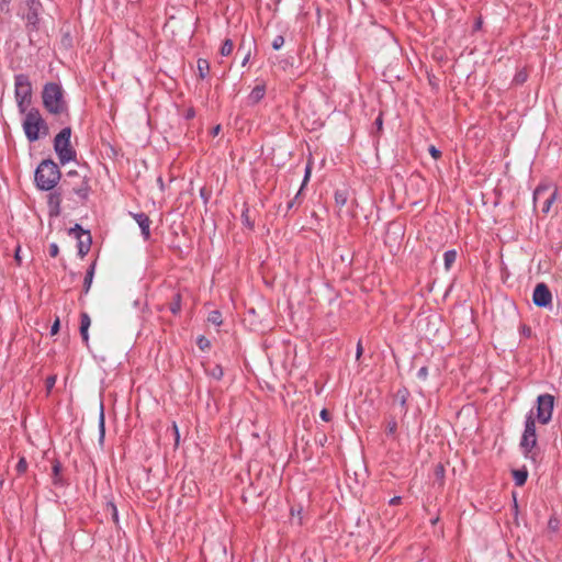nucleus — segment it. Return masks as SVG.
I'll list each match as a JSON object with an SVG mask.
<instances>
[{
	"label": "nucleus",
	"instance_id": "nucleus-17",
	"mask_svg": "<svg viewBox=\"0 0 562 562\" xmlns=\"http://www.w3.org/2000/svg\"><path fill=\"white\" fill-rule=\"evenodd\" d=\"M513 477L515 480L516 485L522 486L527 481L528 472L526 469L514 470Z\"/></svg>",
	"mask_w": 562,
	"mask_h": 562
},
{
	"label": "nucleus",
	"instance_id": "nucleus-10",
	"mask_svg": "<svg viewBox=\"0 0 562 562\" xmlns=\"http://www.w3.org/2000/svg\"><path fill=\"white\" fill-rule=\"evenodd\" d=\"M132 216L139 225L144 238L148 239L150 237L149 227L151 224V221L149 220V217L145 213H135V214H132Z\"/></svg>",
	"mask_w": 562,
	"mask_h": 562
},
{
	"label": "nucleus",
	"instance_id": "nucleus-7",
	"mask_svg": "<svg viewBox=\"0 0 562 562\" xmlns=\"http://www.w3.org/2000/svg\"><path fill=\"white\" fill-rule=\"evenodd\" d=\"M554 406V397L551 394H542L537 398V419L546 425L551 420Z\"/></svg>",
	"mask_w": 562,
	"mask_h": 562
},
{
	"label": "nucleus",
	"instance_id": "nucleus-46",
	"mask_svg": "<svg viewBox=\"0 0 562 562\" xmlns=\"http://www.w3.org/2000/svg\"><path fill=\"white\" fill-rule=\"evenodd\" d=\"M170 310H171V312H172L173 314L178 313V312H179V310H180V303H179V302H176V303L171 304Z\"/></svg>",
	"mask_w": 562,
	"mask_h": 562
},
{
	"label": "nucleus",
	"instance_id": "nucleus-34",
	"mask_svg": "<svg viewBox=\"0 0 562 562\" xmlns=\"http://www.w3.org/2000/svg\"><path fill=\"white\" fill-rule=\"evenodd\" d=\"M59 472H60V464H59V463L54 464V467H53V473H54V482H55V483H57V482H58V475H59Z\"/></svg>",
	"mask_w": 562,
	"mask_h": 562
},
{
	"label": "nucleus",
	"instance_id": "nucleus-21",
	"mask_svg": "<svg viewBox=\"0 0 562 562\" xmlns=\"http://www.w3.org/2000/svg\"><path fill=\"white\" fill-rule=\"evenodd\" d=\"M234 43L232 40L227 38L223 42L222 47L220 49V54L224 57L229 56L233 53Z\"/></svg>",
	"mask_w": 562,
	"mask_h": 562
},
{
	"label": "nucleus",
	"instance_id": "nucleus-20",
	"mask_svg": "<svg viewBox=\"0 0 562 562\" xmlns=\"http://www.w3.org/2000/svg\"><path fill=\"white\" fill-rule=\"evenodd\" d=\"M198 71H199L200 78L203 79L206 77V75L210 71V64L206 59L200 58L198 60Z\"/></svg>",
	"mask_w": 562,
	"mask_h": 562
},
{
	"label": "nucleus",
	"instance_id": "nucleus-11",
	"mask_svg": "<svg viewBox=\"0 0 562 562\" xmlns=\"http://www.w3.org/2000/svg\"><path fill=\"white\" fill-rule=\"evenodd\" d=\"M26 4L29 7V11L25 15L29 24L36 25L38 21V10L41 8V3L37 0H27Z\"/></svg>",
	"mask_w": 562,
	"mask_h": 562
},
{
	"label": "nucleus",
	"instance_id": "nucleus-42",
	"mask_svg": "<svg viewBox=\"0 0 562 562\" xmlns=\"http://www.w3.org/2000/svg\"><path fill=\"white\" fill-rule=\"evenodd\" d=\"M20 252H21V248H20V247H18V248L15 249V254H14V259H15V261H16V263H18V265H21V262H22V258H21Z\"/></svg>",
	"mask_w": 562,
	"mask_h": 562
},
{
	"label": "nucleus",
	"instance_id": "nucleus-51",
	"mask_svg": "<svg viewBox=\"0 0 562 562\" xmlns=\"http://www.w3.org/2000/svg\"><path fill=\"white\" fill-rule=\"evenodd\" d=\"M113 519H114V521H117V512L114 506H113Z\"/></svg>",
	"mask_w": 562,
	"mask_h": 562
},
{
	"label": "nucleus",
	"instance_id": "nucleus-47",
	"mask_svg": "<svg viewBox=\"0 0 562 562\" xmlns=\"http://www.w3.org/2000/svg\"><path fill=\"white\" fill-rule=\"evenodd\" d=\"M521 333H522V335L529 337L531 335V329L528 326H522Z\"/></svg>",
	"mask_w": 562,
	"mask_h": 562
},
{
	"label": "nucleus",
	"instance_id": "nucleus-43",
	"mask_svg": "<svg viewBox=\"0 0 562 562\" xmlns=\"http://www.w3.org/2000/svg\"><path fill=\"white\" fill-rule=\"evenodd\" d=\"M100 430H101V437L104 436V416H103V412H101V415H100Z\"/></svg>",
	"mask_w": 562,
	"mask_h": 562
},
{
	"label": "nucleus",
	"instance_id": "nucleus-4",
	"mask_svg": "<svg viewBox=\"0 0 562 562\" xmlns=\"http://www.w3.org/2000/svg\"><path fill=\"white\" fill-rule=\"evenodd\" d=\"M71 128L64 127L54 138V149L61 165L76 159V150L70 144Z\"/></svg>",
	"mask_w": 562,
	"mask_h": 562
},
{
	"label": "nucleus",
	"instance_id": "nucleus-2",
	"mask_svg": "<svg viewBox=\"0 0 562 562\" xmlns=\"http://www.w3.org/2000/svg\"><path fill=\"white\" fill-rule=\"evenodd\" d=\"M23 120V131L29 142H35L48 135V125L37 109L26 111Z\"/></svg>",
	"mask_w": 562,
	"mask_h": 562
},
{
	"label": "nucleus",
	"instance_id": "nucleus-37",
	"mask_svg": "<svg viewBox=\"0 0 562 562\" xmlns=\"http://www.w3.org/2000/svg\"><path fill=\"white\" fill-rule=\"evenodd\" d=\"M59 202H60V201H59V198H58V196H54V195H52V196L49 198V203H50V204H54V205H55V207H56V212H55L56 214H58V206H59Z\"/></svg>",
	"mask_w": 562,
	"mask_h": 562
},
{
	"label": "nucleus",
	"instance_id": "nucleus-28",
	"mask_svg": "<svg viewBox=\"0 0 562 562\" xmlns=\"http://www.w3.org/2000/svg\"><path fill=\"white\" fill-rule=\"evenodd\" d=\"M209 321L216 324V325H220L222 323V319H221V314L220 312H212L209 316Z\"/></svg>",
	"mask_w": 562,
	"mask_h": 562
},
{
	"label": "nucleus",
	"instance_id": "nucleus-14",
	"mask_svg": "<svg viewBox=\"0 0 562 562\" xmlns=\"http://www.w3.org/2000/svg\"><path fill=\"white\" fill-rule=\"evenodd\" d=\"M522 435L537 436L536 435V423H535V417H533L532 412H530V414L526 418L525 430H524Z\"/></svg>",
	"mask_w": 562,
	"mask_h": 562
},
{
	"label": "nucleus",
	"instance_id": "nucleus-48",
	"mask_svg": "<svg viewBox=\"0 0 562 562\" xmlns=\"http://www.w3.org/2000/svg\"><path fill=\"white\" fill-rule=\"evenodd\" d=\"M400 503H401V497L400 496H395V497L390 499V505H398Z\"/></svg>",
	"mask_w": 562,
	"mask_h": 562
},
{
	"label": "nucleus",
	"instance_id": "nucleus-26",
	"mask_svg": "<svg viewBox=\"0 0 562 562\" xmlns=\"http://www.w3.org/2000/svg\"><path fill=\"white\" fill-rule=\"evenodd\" d=\"M548 530L557 532L559 530V520L557 517H551L548 521Z\"/></svg>",
	"mask_w": 562,
	"mask_h": 562
},
{
	"label": "nucleus",
	"instance_id": "nucleus-35",
	"mask_svg": "<svg viewBox=\"0 0 562 562\" xmlns=\"http://www.w3.org/2000/svg\"><path fill=\"white\" fill-rule=\"evenodd\" d=\"M59 252V249H58V246L56 244H50L49 245V255L52 257H56Z\"/></svg>",
	"mask_w": 562,
	"mask_h": 562
},
{
	"label": "nucleus",
	"instance_id": "nucleus-41",
	"mask_svg": "<svg viewBox=\"0 0 562 562\" xmlns=\"http://www.w3.org/2000/svg\"><path fill=\"white\" fill-rule=\"evenodd\" d=\"M527 76L522 72H519L516 77H515V81L517 83H522L525 80H526Z\"/></svg>",
	"mask_w": 562,
	"mask_h": 562
},
{
	"label": "nucleus",
	"instance_id": "nucleus-29",
	"mask_svg": "<svg viewBox=\"0 0 562 562\" xmlns=\"http://www.w3.org/2000/svg\"><path fill=\"white\" fill-rule=\"evenodd\" d=\"M396 429H397V424L394 419L390 420L387 423V427H386V431L389 435H394L396 432Z\"/></svg>",
	"mask_w": 562,
	"mask_h": 562
},
{
	"label": "nucleus",
	"instance_id": "nucleus-1",
	"mask_svg": "<svg viewBox=\"0 0 562 562\" xmlns=\"http://www.w3.org/2000/svg\"><path fill=\"white\" fill-rule=\"evenodd\" d=\"M44 108L54 115H68V104L60 85L48 82L42 92Z\"/></svg>",
	"mask_w": 562,
	"mask_h": 562
},
{
	"label": "nucleus",
	"instance_id": "nucleus-45",
	"mask_svg": "<svg viewBox=\"0 0 562 562\" xmlns=\"http://www.w3.org/2000/svg\"><path fill=\"white\" fill-rule=\"evenodd\" d=\"M362 352H363V348H362L361 341H359L357 345L356 358L359 359L361 357Z\"/></svg>",
	"mask_w": 562,
	"mask_h": 562
},
{
	"label": "nucleus",
	"instance_id": "nucleus-19",
	"mask_svg": "<svg viewBox=\"0 0 562 562\" xmlns=\"http://www.w3.org/2000/svg\"><path fill=\"white\" fill-rule=\"evenodd\" d=\"M238 50L239 52H244V58H243V61H241V66H246L247 63L249 61L250 55H251L250 44L247 46L246 45V41L243 40L240 45H239V47H238Z\"/></svg>",
	"mask_w": 562,
	"mask_h": 562
},
{
	"label": "nucleus",
	"instance_id": "nucleus-50",
	"mask_svg": "<svg viewBox=\"0 0 562 562\" xmlns=\"http://www.w3.org/2000/svg\"><path fill=\"white\" fill-rule=\"evenodd\" d=\"M67 176H68L69 178H72V177H78V173H77V171H69V172L67 173Z\"/></svg>",
	"mask_w": 562,
	"mask_h": 562
},
{
	"label": "nucleus",
	"instance_id": "nucleus-54",
	"mask_svg": "<svg viewBox=\"0 0 562 562\" xmlns=\"http://www.w3.org/2000/svg\"><path fill=\"white\" fill-rule=\"evenodd\" d=\"M480 26H481V22L479 21V22L476 23V29H479Z\"/></svg>",
	"mask_w": 562,
	"mask_h": 562
},
{
	"label": "nucleus",
	"instance_id": "nucleus-3",
	"mask_svg": "<svg viewBox=\"0 0 562 562\" xmlns=\"http://www.w3.org/2000/svg\"><path fill=\"white\" fill-rule=\"evenodd\" d=\"M59 179L60 171L58 166L50 159L43 160L35 171L36 184L42 190L53 189Z\"/></svg>",
	"mask_w": 562,
	"mask_h": 562
},
{
	"label": "nucleus",
	"instance_id": "nucleus-33",
	"mask_svg": "<svg viewBox=\"0 0 562 562\" xmlns=\"http://www.w3.org/2000/svg\"><path fill=\"white\" fill-rule=\"evenodd\" d=\"M429 154L434 159H438L441 156V151L432 145L429 147Z\"/></svg>",
	"mask_w": 562,
	"mask_h": 562
},
{
	"label": "nucleus",
	"instance_id": "nucleus-49",
	"mask_svg": "<svg viewBox=\"0 0 562 562\" xmlns=\"http://www.w3.org/2000/svg\"><path fill=\"white\" fill-rule=\"evenodd\" d=\"M375 124L378 125L379 128H381L382 126V117L379 116L376 120H375Z\"/></svg>",
	"mask_w": 562,
	"mask_h": 562
},
{
	"label": "nucleus",
	"instance_id": "nucleus-40",
	"mask_svg": "<svg viewBox=\"0 0 562 562\" xmlns=\"http://www.w3.org/2000/svg\"><path fill=\"white\" fill-rule=\"evenodd\" d=\"M427 374H428V370L426 367H423L418 370V373H417V376L419 379H426L427 378Z\"/></svg>",
	"mask_w": 562,
	"mask_h": 562
},
{
	"label": "nucleus",
	"instance_id": "nucleus-5",
	"mask_svg": "<svg viewBox=\"0 0 562 562\" xmlns=\"http://www.w3.org/2000/svg\"><path fill=\"white\" fill-rule=\"evenodd\" d=\"M14 94L20 113H25L32 98V86L26 75L14 77Z\"/></svg>",
	"mask_w": 562,
	"mask_h": 562
},
{
	"label": "nucleus",
	"instance_id": "nucleus-27",
	"mask_svg": "<svg viewBox=\"0 0 562 562\" xmlns=\"http://www.w3.org/2000/svg\"><path fill=\"white\" fill-rule=\"evenodd\" d=\"M283 44H284V38L281 35L276 36L274 40L272 41V47L274 49H280L283 46Z\"/></svg>",
	"mask_w": 562,
	"mask_h": 562
},
{
	"label": "nucleus",
	"instance_id": "nucleus-53",
	"mask_svg": "<svg viewBox=\"0 0 562 562\" xmlns=\"http://www.w3.org/2000/svg\"><path fill=\"white\" fill-rule=\"evenodd\" d=\"M220 128H221V127H220V125H217L216 127H214V131H213L214 135L218 134Z\"/></svg>",
	"mask_w": 562,
	"mask_h": 562
},
{
	"label": "nucleus",
	"instance_id": "nucleus-18",
	"mask_svg": "<svg viewBox=\"0 0 562 562\" xmlns=\"http://www.w3.org/2000/svg\"><path fill=\"white\" fill-rule=\"evenodd\" d=\"M265 92L266 90L263 86H256L250 92L249 98L252 102L257 103L263 98Z\"/></svg>",
	"mask_w": 562,
	"mask_h": 562
},
{
	"label": "nucleus",
	"instance_id": "nucleus-31",
	"mask_svg": "<svg viewBox=\"0 0 562 562\" xmlns=\"http://www.w3.org/2000/svg\"><path fill=\"white\" fill-rule=\"evenodd\" d=\"M27 464L24 458L20 459V461L16 464V470L19 473H23L26 471Z\"/></svg>",
	"mask_w": 562,
	"mask_h": 562
},
{
	"label": "nucleus",
	"instance_id": "nucleus-25",
	"mask_svg": "<svg viewBox=\"0 0 562 562\" xmlns=\"http://www.w3.org/2000/svg\"><path fill=\"white\" fill-rule=\"evenodd\" d=\"M335 201H336V204L339 205V206H344L347 202V195L344 191H337L335 193Z\"/></svg>",
	"mask_w": 562,
	"mask_h": 562
},
{
	"label": "nucleus",
	"instance_id": "nucleus-8",
	"mask_svg": "<svg viewBox=\"0 0 562 562\" xmlns=\"http://www.w3.org/2000/svg\"><path fill=\"white\" fill-rule=\"evenodd\" d=\"M69 235L78 239V254L80 257L86 256L91 247V235L88 231H83L79 224L69 229Z\"/></svg>",
	"mask_w": 562,
	"mask_h": 562
},
{
	"label": "nucleus",
	"instance_id": "nucleus-39",
	"mask_svg": "<svg viewBox=\"0 0 562 562\" xmlns=\"http://www.w3.org/2000/svg\"><path fill=\"white\" fill-rule=\"evenodd\" d=\"M58 330H59V318H57V319L54 322V324H53V326H52V328H50V334H52V335H56V334L58 333Z\"/></svg>",
	"mask_w": 562,
	"mask_h": 562
},
{
	"label": "nucleus",
	"instance_id": "nucleus-22",
	"mask_svg": "<svg viewBox=\"0 0 562 562\" xmlns=\"http://www.w3.org/2000/svg\"><path fill=\"white\" fill-rule=\"evenodd\" d=\"M445 259V268L449 270L451 266L456 262L457 259V252L454 250H448L443 255Z\"/></svg>",
	"mask_w": 562,
	"mask_h": 562
},
{
	"label": "nucleus",
	"instance_id": "nucleus-36",
	"mask_svg": "<svg viewBox=\"0 0 562 562\" xmlns=\"http://www.w3.org/2000/svg\"><path fill=\"white\" fill-rule=\"evenodd\" d=\"M172 429H173V432H175V443L176 446L179 445V439H180V435H179V429H178V426L176 423L172 424Z\"/></svg>",
	"mask_w": 562,
	"mask_h": 562
},
{
	"label": "nucleus",
	"instance_id": "nucleus-9",
	"mask_svg": "<svg viewBox=\"0 0 562 562\" xmlns=\"http://www.w3.org/2000/svg\"><path fill=\"white\" fill-rule=\"evenodd\" d=\"M532 302L538 307H547L552 302V294L546 283H538L533 290Z\"/></svg>",
	"mask_w": 562,
	"mask_h": 562
},
{
	"label": "nucleus",
	"instance_id": "nucleus-12",
	"mask_svg": "<svg viewBox=\"0 0 562 562\" xmlns=\"http://www.w3.org/2000/svg\"><path fill=\"white\" fill-rule=\"evenodd\" d=\"M536 445H537V436L522 435L521 441H520V447L522 448L527 458L530 457L533 459L532 449L536 447Z\"/></svg>",
	"mask_w": 562,
	"mask_h": 562
},
{
	"label": "nucleus",
	"instance_id": "nucleus-44",
	"mask_svg": "<svg viewBox=\"0 0 562 562\" xmlns=\"http://www.w3.org/2000/svg\"><path fill=\"white\" fill-rule=\"evenodd\" d=\"M198 344H199V347H200L201 349H204L205 347H207V346H209V341H207L204 337H201V338L199 339Z\"/></svg>",
	"mask_w": 562,
	"mask_h": 562
},
{
	"label": "nucleus",
	"instance_id": "nucleus-13",
	"mask_svg": "<svg viewBox=\"0 0 562 562\" xmlns=\"http://www.w3.org/2000/svg\"><path fill=\"white\" fill-rule=\"evenodd\" d=\"M80 318H81L80 319V334H81L83 342L86 345H88V341H89L88 329L90 327L91 319L87 313H81Z\"/></svg>",
	"mask_w": 562,
	"mask_h": 562
},
{
	"label": "nucleus",
	"instance_id": "nucleus-52",
	"mask_svg": "<svg viewBox=\"0 0 562 562\" xmlns=\"http://www.w3.org/2000/svg\"><path fill=\"white\" fill-rule=\"evenodd\" d=\"M437 473H438V474H442V473H443V468H442L441 465H439V467L437 468Z\"/></svg>",
	"mask_w": 562,
	"mask_h": 562
},
{
	"label": "nucleus",
	"instance_id": "nucleus-38",
	"mask_svg": "<svg viewBox=\"0 0 562 562\" xmlns=\"http://www.w3.org/2000/svg\"><path fill=\"white\" fill-rule=\"evenodd\" d=\"M319 415L324 422L330 420V413L326 408L322 409Z\"/></svg>",
	"mask_w": 562,
	"mask_h": 562
},
{
	"label": "nucleus",
	"instance_id": "nucleus-23",
	"mask_svg": "<svg viewBox=\"0 0 562 562\" xmlns=\"http://www.w3.org/2000/svg\"><path fill=\"white\" fill-rule=\"evenodd\" d=\"M408 397V391L406 389L398 390L395 394V401L406 411V402Z\"/></svg>",
	"mask_w": 562,
	"mask_h": 562
},
{
	"label": "nucleus",
	"instance_id": "nucleus-24",
	"mask_svg": "<svg viewBox=\"0 0 562 562\" xmlns=\"http://www.w3.org/2000/svg\"><path fill=\"white\" fill-rule=\"evenodd\" d=\"M206 373L212 378L220 380L223 376V369L220 364H214L212 368L205 369Z\"/></svg>",
	"mask_w": 562,
	"mask_h": 562
},
{
	"label": "nucleus",
	"instance_id": "nucleus-32",
	"mask_svg": "<svg viewBox=\"0 0 562 562\" xmlns=\"http://www.w3.org/2000/svg\"><path fill=\"white\" fill-rule=\"evenodd\" d=\"M311 172H312V166H311V164H308L305 168V176L303 179L302 188L307 183V181L311 177Z\"/></svg>",
	"mask_w": 562,
	"mask_h": 562
},
{
	"label": "nucleus",
	"instance_id": "nucleus-15",
	"mask_svg": "<svg viewBox=\"0 0 562 562\" xmlns=\"http://www.w3.org/2000/svg\"><path fill=\"white\" fill-rule=\"evenodd\" d=\"M72 190L82 200L87 199L90 188L86 178H82L81 184L79 187H74Z\"/></svg>",
	"mask_w": 562,
	"mask_h": 562
},
{
	"label": "nucleus",
	"instance_id": "nucleus-30",
	"mask_svg": "<svg viewBox=\"0 0 562 562\" xmlns=\"http://www.w3.org/2000/svg\"><path fill=\"white\" fill-rule=\"evenodd\" d=\"M46 389L48 392H50V390L54 387L55 383H56V375H49L47 379H46Z\"/></svg>",
	"mask_w": 562,
	"mask_h": 562
},
{
	"label": "nucleus",
	"instance_id": "nucleus-16",
	"mask_svg": "<svg viewBox=\"0 0 562 562\" xmlns=\"http://www.w3.org/2000/svg\"><path fill=\"white\" fill-rule=\"evenodd\" d=\"M94 268H95V262H93L90 266V268L88 269V271L86 273L85 281H83V292L86 294L89 292V290L91 288L93 276H94Z\"/></svg>",
	"mask_w": 562,
	"mask_h": 562
},
{
	"label": "nucleus",
	"instance_id": "nucleus-6",
	"mask_svg": "<svg viewBox=\"0 0 562 562\" xmlns=\"http://www.w3.org/2000/svg\"><path fill=\"white\" fill-rule=\"evenodd\" d=\"M557 199V189L550 184H539L533 192V204L540 206L543 214L550 212L551 205Z\"/></svg>",
	"mask_w": 562,
	"mask_h": 562
}]
</instances>
